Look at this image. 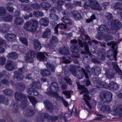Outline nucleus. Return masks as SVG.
Instances as JSON below:
<instances>
[{"mask_svg": "<svg viewBox=\"0 0 122 122\" xmlns=\"http://www.w3.org/2000/svg\"><path fill=\"white\" fill-rule=\"evenodd\" d=\"M56 82H52L51 84V87L47 89V91L46 92V93L48 96L52 95L56 98L58 97L61 99V97L59 96V94L57 92L60 88Z\"/></svg>", "mask_w": 122, "mask_h": 122, "instance_id": "1", "label": "nucleus"}, {"mask_svg": "<svg viewBox=\"0 0 122 122\" xmlns=\"http://www.w3.org/2000/svg\"><path fill=\"white\" fill-rule=\"evenodd\" d=\"M77 84V86L78 87V89L80 90H82L80 93L81 94H82L83 93H85V94L83 96L85 97V101L89 109H88L86 108L85 109L89 112L91 111V110L92 109L90 104L87 101V100H89V97L88 94V91L85 87L84 86L80 85L78 83L76 82Z\"/></svg>", "mask_w": 122, "mask_h": 122, "instance_id": "2", "label": "nucleus"}, {"mask_svg": "<svg viewBox=\"0 0 122 122\" xmlns=\"http://www.w3.org/2000/svg\"><path fill=\"white\" fill-rule=\"evenodd\" d=\"M90 3L86 2L84 4L83 7L85 9H95L99 10H102V8L100 6L98 2L95 0H89Z\"/></svg>", "mask_w": 122, "mask_h": 122, "instance_id": "3", "label": "nucleus"}, {"mask_svg": "<svg viewBox=\"0 0 122 122\" xmlns=\"http://www.w3.org/2000/svg\"><path fill=\"white\" fill-rule=\"evenodd\" d=\"M107 45L108 46H111L112 50H110L107 52V56L110 60H113L115 59L116 60V56L117 55V49L115 48L116 44L114 42H111L107 43Z\"/></svg>", "mask_w": 122, "mask_h": 122, "instance_id": "4", "label": "nucleus"}, {"mask_svg": "<svg viewBox=\"0 0 122 122\" xmlns=\"http://www.w3.org/2000/svg\"><path fill=\"white\" fill-rule=\"evenodd\" d=\"M113 95L110 92L106 91H102L100 94V97L101 101L105 103H109L112 100Z\"/></svg>", "mask_w": 122, "mask_h": 122, "instance_id": "5", "label": "nucleus"}, {"mask_svg": "<svg viewBox=\"0 0 122 122\" xmlns=\"http://www.w3.org/2000/svg\"><path fill=\"white\" fill-rule=\"evenodd\" d=\"M15 97L16 100L20 101H22L20 105V108L21 110L26 106V103L27 101L25 95L22 93L16 92L15 95Z\"/></svg>", "mask_w": 122, "mask_h": 122, "instance_id": "6", "label": "nucleus"}, {"mask_svg": "<svg viewBox=\"0 0 122 122\" xmlns=\"http://www.w3.org/2000/svg\"><path fill=\"white\" fill-rule=\"evenodd\" d=\"M38 25V22L36 20H32L27 21L24 27L26 29L30 31H35Z\"/></svg>", "mask_w": 122, "mask_h": 122, "instance_id": "7", "label": "nucleus"}, {"mask_svg": "<svg viewBox=\"0 0 122 122\" xmlns=\"http://www.w3.org/2000/svg\"><path fill=\"white\" fill-rule=\"evenodd\" d=\"M78 41L76 40H73L71 41V43L73 45L70 47L72 53L74 54H78L80 51L79 46L77 44Z\"/></svg>", "mask_w": 122, "mask_h": 122, "instance_id": "8", "label": "nucleus"}, {"mask_svg": "<svg viewBox=\"0 0 122 122\" xmlns=\"http://www.w3.org/2000/svg\"><path fill=\"white\" fill-rule=\"evenodd\" d=\"M35 56V52L33 50H30L26 53V56L25 58L27 62H31L33 61V58Z\"/></svg>", "mask_w": 122, "mask_h": 122, "instance_id": "9", "label": "nucleus"}, {"mask_svg": "<svg viewBox=\"0 0 122 122\" xmlns=\"http://www.w3.org/2000/svg\"><path fill=\"white\" fill-rule=\"evenodd\" d=\"M57 116H54L50 117L49 115L47 113H42L41 114V119L42 121H44L47 118H50V119L52 121H55L58 119Z\"/></svg>", "mask_w": 122, "mask_h": 122, "instance_id": "10", "label": "nucleus"}, {"mask_svg": "<svg viewBox=\"0 0 122 122\" xmlns=\"http://www.w3.org/2000/svg\"><path fill=\"white\" fill-rule=\"evenodd\" d=\"M122 25L120 22L116 20L112 21L111 24V29L113 32H116L117 30L121 27Z\"/></svg>", "mask_w": 122, "mask_h": 122, "instance_id": "11", "label": "nucleus"}, {"mask_svg": "<svg viewBox=\"0 0 122 122\" xmlns=\"http://www.w3.org/2000/svg\"><path fill=\"white\" fill-rule=\"evenodd\" d=\"M78 44L80 47L82 48L83 46H84V48L85 51L89 55H91L92 54L89 51L88 45L86 42H83L81 40L79 41Z\"/></svg>", "mask_w": 122, "mask_h": 122, "instance_id": "12", "label": "nucleus"}, {"mask_svg": "<svg viewBox=\"0 0 122 122\" xmlns=\"http://www.w3.org/2000/svg\"><path fill=\"white\" fill-rule=\"evenodd\" d=\"M76 74L75 76H77L78 78L80 79L83 78V76L84 75L86 78H88V75L85 71L84 69L83 68L81 69L80 70H79L78 72H76Z\"/></svg>", "mask_w": 122, "mask_h": 122, "instance_id": "13", "label": "nucleus"}, {"mask_svg": "<svg viewBox=\"0 0 122 122\" xmlns=\"http://www.w3.org/2000/svg\"><path fill=\"white\" fill-rule=\"evenodd\" d=\"M101 73V69L99 67H93L91 69L90 74L95 76H98Z\"/></svg>", "mask_w": 122, "mask_h": 122, "instance_id": "14", "label": "nucleus"}, {"mask_svg": "<svg viewBox=\"0 0 122 122\" xmlns=\"http://www.w3.org/2000/svg\"><path fill=\"white\" fill-rule=\"evenodd\" d=\"M112 65L114 69L116 71V73L121 76V77H122V71L118 67L117 64L114 62L112 63Z\"/></svg>", "mask_w": 122, "mask_h": 122, "instance_id": "15", "label": "nucleus"}, {"mask_svg": "<svg viewBox=\"0 0 122 122\" xmlns=\"http://www.w3.org/2000/svg\"><path fill=\"white\" fill-rule=\"evenodd\" d=\"M16 65L13 62L11 61H7L6 64L5 66L7 70L12 71L14 69Z\"/></svg>", "mask_w": 122, "mask_h": 122, "instance_id": "16", "label": "nucleus"}, {"mask_svg": "<svg viewBox=\"0 0 122 122\" xmlns=\"http://www.w3.org/2000/svg\"><path fill=\"white\" fill-rule=\"evenodd\" d=\"M44 103L47 110L50 112L52 111L53 108V106L50 101L46 100L44 102Z\"/></svg>", "mask_w": 122, "mask_h": 122, "instance_id": "17", "label": "nucleus"}, {"mask_svg": "<svg viewBox=\"0 0 122 122\" xmlns=\"http://www.w3.org/2000/svg\"><path fill=\"white\" fill-rule=\"evenodd\" d=\"M45 55L47 56V54L44 52H40L37 53V57L38 60L42 61H45L46 60L47 58L46 57Z\"/></svg>", "mask_w": 122, "mask_h": 122, "instance_id": "18", "label": "nucleus"}, {"mask_svg": "<svg viewBox=\"0 0 122 122\" xmlns=\"http://www.w3.org/2000/svg\"><path fill=\"white\" fill-rule=\"evenodd\" d=\"M35 111L31 107H28L24 113V115L26 116H31L33 115Z\"/></svg>", "mask_w": 122, "mask_h": 122, "instance_id": "19", "label": "nucleus"}, {"mask_svg": "<svg viewBox=\"0 0 122 122\" xmlns=\"http://www.w3.org/2000/svg\"><path fill=\"white\" fill-rule=\"evenodd\" d=\"M4 37L8 41H11L15 39L16 36L15 34L12 33H7L5 34Z\"/></svg>", "mask_w": 122, "mask_h": 122, "instance_id": "20", "label": "nucleus"}, {"mask_svg": "<svg viewBox=\"0 0 122 122\" xmlns=\"http://www.w3.org/2000/svg\"><path fill=\"white\" fill-rule=\"evenodd\" d=\"M79 67V66H76L73 65H71L70 66V71L71 73L74 76L76 74V69Z\"/></svg>", "mask_w": 122, "mask_h": 122, "instance_id": "21", "label": "nucleus"}, {"mask_svg": "<svg viewBox=\"0 0 122 122\" xmlns=\"http://www.w3.org/2000/svg\"><path fill=\"white\" fill-rule=\"evenodd\" d=\"M41 84L39 82H33L32 83L31 87L33 90H38L41 89Z\"/></svg>", "mask_w": 122, "mask_h": 122, "instance_id": "22", "label": "nucleus"}, {"mask_svg": "<svg viewBox=\"0 0 122 122\" xmlns=\"http://www.w3.org/2000/svg\"><path fill=\"white\" fill-rule=\"evenodd\" d=\"M72 13L74 18L76 20H80L82 19V16L77 11H74L72 12Z\"/></svg>", "mask_w": 122, "mask_h": 122, "instance_id": "23", "label": "nucleus"}, {"mask_svg": "<svg viewBox=\"0 0 122 122\" xmlns=\"http://www.w3.org/2000/svg\"><path fill=\"white\" fill-rule=\"evenodd\" d=\"M115 113L116 115L122 117V105L120 104L117 106Z\"/></svg>", "mask_w": 122, "mask_h": 122, "instance_id": "24", "label": "nucleus"}, {"mask_svg": "<svg viewBox=\"0 0 122 122\" xmlns=\"http://www.w3.org/2000/svg\"><path fill=\"white\" fill-rule=\"evenodd\" d=\"M34 43L35 50L37 51L40 50L41 48V46L40 41L38 40L35 39L34 40Z\"/></svg>", "mask_w": 122, "mask_h": 122, "instance_id": "25", "label": "nucleus"}, {"mask_svg": "<svg viewBox=\"0 0 122 122\" xmlns=\"http://www.w3.org/2000/svg\"><path fill=\"white\" fill-rule=\"evenodd\" d=\"M99 30L101 31L107 32L109 33H112V32L111 30L107 28L104 25H102L100 26L99 27Z\"/></svg>", "mask_w": 122, "mask_h": 122, "instance_id": "26", "label": "nucleus"}, {"mask_svg": "<svg viewBox=\"0 0 122 122\" xmlns=\"http://www.w3.org/2000/svg\"><path fill=\"white\" fill-rule=\"evenodd\" d=\"M59 52L61 54L65 55H68L70 54V51L68 48H63L59 50Z\"/></svg>", "mask_w": 122, "mask_h": 122, "instance_id": "27", "label": "nucleus"}, {"mask_svg": "<svg viewBox=\"0 0 122 122\" xmlns=\"http://www.w3.org/2000/svg\"><path fill=\"white\" fill-rule=\"evenodd\" d=\"M7 57L8 59L14 60L17 58L18 55L15 52H11L8 54Z\"/></svg>", "mask_w": 122, "mask_h": 122, "instance_id": "28", "label": "nucleus"}, {"mask_svg": "<svg viewBox=\"0 0 122 122\" xmlns=\"http://www.w3.org/2000/svg\"><path fill=\"white\" fill-rule=\"evenodd\" d=\"M14 76L15 78L18 81L22 80L24 78V76L21 73H20L19 71H15L14 72Z\"/></svg>", "mask_w": 122, "mask_h": 122, "instance_id": "29", "label": "nucleus"}, {"mask_svg": "<svg viewBox=\"0 0 122 122\" xmlns=\"http://www.w3.org/2000/svg\"><path fill=\"white\" fill-rule=\"evenodd\" d=\"M39 22L42 25L46 26L48 25L49 21L47 18H42L41 19Z\"/></svg>", "mask_w": 122, "mask_h": 122, "instance_id": "30", "label": "nucleus"}, {"mask_svg": "<svg viewBox=\"0 0 122 122\" xmlns=\"http://www.w3.org/2000/svg\"><path fill=\"white\" fill-rule=\"evenodd\" d=\"M15 86L17 88H19L21 92L23 91L25 87V85L22 82H17L16 83Z\"/></svg>", "mask_w": 122, "mask_h": 122, "instance_id": "31", "label": "nucleus"}, {"mask_svg": "<svg viewBox=\"0 0 122 122\" xmlns=\"http://www.w3.org/2000/svg\"><path fill=\"white\" fill-rule=\"evenodd\" d=\"M23 21V19L20 17H16L14 20V24L16 25H22Z\"/></svg>", "mask_w": 122, "mask_h": 122, "instance_id": "32", "label": "nucleus"}, {"mask_svg": "<svg viewBox=\"0 0 122 122\" xmlns=\"http://www.w3.org/2000/svg\"><path fill=\"white\" fill-rule=\"evenodd\" d=\"M10 28V26L7 24H3L0 25V31L3 32H5L6 29H9Z\"/></svg>", "mask_w": 122, "mask_h": 122, "instance_id": "33", "label": "nucleus"}, {"mask_svg": "<svg viewBox=\"0 0 122 122\" xmlns=\"http://www.w3.org/2000/svg\"><path fill=\"white\" fill-rule=\"evenodd\" d=\"M46 67L51 72H55V67L53 65L48 62L46 63Z\"/></svg>", "mask_w": 122, "mask_h": 122, "instance_id": "34", "label": "nucleus"}, {"mask_svg": "<svg viewBox=\"0 0 122 122\" xmlns=\"http://www.w3.org/2000/svg\"><path fill=\"white\" fill-rule=\"evenodd\" d=\"M106 77L108 78H112L114 77L115 73L112 72L111 70H107L105 74Z\"/></svg>", "mask_w": 122, "mask_h": 122, "instance_id": "35", "label": "nucleus"}, {"mask_svg": "<svg viewBox=\"0 0 122 122\" xmlns=\"http://www.w3.org/2000/svg\"><path fill=\"white\" fill-rule=\"evenodd\" d=\"M61 20L62 22L70 25H71L72 24V21L65 16L63 17L61 19Z\"/></svg>", "mask_w": 122, "mask_h": 122, "instance_id": "36", "label": "nucleus"}, {"mask_svg": "<svg viewBox=\"0 0 122 122\" xmlns=\"http://www.w3.org/2000/svg\"><path fill=\"white\" fill-rule=\"evenodd\" d=\"M58 42V40L57 37L56 36H52L51 37L50 41V44L54 45Z\"/></svg>", "mask_w": 122, "mask_h": 122, "instance_id": "37", "label": "nucleus"}, {"mask_svg": "<svg viewBox=\"0 0 122 122\" xmlns=\"http://www.w3.org/2000/svg\"><path fill=\"white\" fill-rule=\"evenodd\" d=\"M101 111L102 112H105L107 111H110V106L108 105H103L100 108Z\"/></svg>", "mask_w": 122, "mask_h": 122, "instance_id": "38", "label": "nucleus"}, {"mask_svg": "<svg viewBox=\"0 0 122 122\" xmlns=\"http://www.w3.org/2000/svg\"><path fill=\"white\" fill-rule=\"evenodd\" d=\"M115 9L122 11V3L118 2L116 3L113 6Z\"/></svg>", "mask_w": 122, "mask_h": 122, "instance_id": "39", "label": "nucleus"}, {"mask_svg": "<svg viewBox=\"0 0 122 122\" xmlns=\"http://www.w3.org/2000/svg\"><path fill=\"white\" fill-rule=\"evenodd\" d=\"M51 31L50 30L47 28L46 29L45 31L43 33L42 37L43 38H47L48 36L51 34Z\"/></svg>", "mask_w": 122, "mask_h": 122, "instance_id": "40", "label": "nucleus"}, {"mask_svg": "<svg viewBox=\"0 0 122 122\" xmlns=\"http://www.w3.org/2000/svg\"><path fill=\"white\" fill-rule=\"evenodd\" d=\"M64 1L63 0H58L57 2V8L59 10H60L62 9V5L63 4Z\"/></svg>", "mask_w": 122, "mask_h": 122, "instance_id": "41", "label": "nucleus"}, {"mask_svg": "<svg viewBox=\"0 0 122 122\" xmlns=\"http://www.w3.org/2000/svg\"><path fill=\"white\" fill-rule=\"evenodd\" d=\"M64 27V25L63 23L59 24L57 25L54 28L55 33L58 35V28H59L60 29H62Z\"/></svg>", "mask_w": 122, "mask_h": 122, "instance_id": "42", "label": "nucleus"}, {"mask_svg": "<svg viewBox=\"0 0 122 122\" xmlns=\"http://www.w3.org/2000/svg\"><path fill=\"white\" fill-rule=\"evenodd\" d=\"M4 93L5 94L11 96L13 95V91L10 89H6L3 91Z\"/></svg>", "mask_w": 122, "mask_h": 122, "instance_id": "43", "label": "nucleus"}, {"mask_svg": "<svg viewBox=\"0 0 122 122\" xmlns=\"http://www.w3.org/2000/svg\"><path fill=\"white\" fill-rule=\"evenodd\" d=\"M41 6L46 10H47L48 7L50 6L51 5L49 3L43 2L41 4Z\"/></svg>", "mask_w": 122, "mask_h": 122, "instance_id": "44", "label": "nucleus"}, {"mask_svg": "<svg viewBox=\"0 0 122 122\" xmlns=\"http://www.w3.org/2000/svg\"><path fill=\"white\" fill-rule=\"evenodd\" d=\"M41 75L42 76H48L51 74L50 72L47 69H43L41 72Z\"/></svg>", "mask_w": 122, "mask_h": 122, "instance_id": "45", "label": "nucleus"}, {"mask_svg": "<svg viewBox=\"0 0 122 122\" xmlns=\"http://www.w3.org/2000/svg\"><path fill=\"white\" fill-rule=\"evenodd\" d=\"M49 17L51 19L55 20H57L58 19V16L55 14H50Z\"/></svg>", "mask_w": 122, "mask_h": 122, "instance_id": "46", "label": "nucleus"}, {"mask_svg": "<svg viewBox=\"0 0 122 122\" xmlns=\"http://www.w3.org/2000/svg\"><path fill=\"white\" fill-rule=\"evenodd\" d=\"M33 15L35 17H37L42 16H44V13L40 11H34L33 13Z\"/></svg>", "mask_w": 122, "mask_h": 122, "instance_id": "47", "label": "nucleus"}, {"mask_svg": "<svg viewBox=\"0 0 122 122\" xmlns=\"http://www.w3.org/2000/svg\"><path fill=\"white\" fill-rule=\"evenodd\" d=\"M20 41L25 46L28 45V40L25 38L20 37L19 38Z\"/></svg>", "mask_w": 122, "mask_h": 122, "instance_id": "48", "label": "nucleus"}, {"mask_svg": "<svg viewBox=\"0 0 122 122\" xmlns=\"http://www.w3.org/2000/svg\"><path fill=\"white\" fill-rule=\"evenodd\" d=\"M12 3H9L7 4L6 8L7 10L10 12H12L13 11L14 8L13 7L10 6V5H11Z\"/></svg>", "mask_w": 122, "mask_h": 122, "instance_id": "49", "label": "nucleus"}, {"mask_svg": "<svg viewBox=\"0 0 122 122\" xmlns=\"http://www.w3.org/2000/svg\"><path fill=\"white\" fill-rule=\"evenodd\" d=\"M30 6L35 10L40 9V5L37 3H32L31 4Z\"/></svg>", "mask_w": 122, "mask_h": 122, "instance_id": "50", "label": "nucleus"}, {"mask_svg": "<svg viewBox=\"0 0 122 122\" xmlns=\"http://www.w3.org/2000/svg\"><path fill=\"white\" fill-rule=\"evenodd\" d=\"M21 7L23 10L27 12L30 11L31 10V8L30 7H28L24 5H22Z\"/></svg>", "mask_w": 122, "mask_h": 122, "instance_id": "51", "label": "nucleus"}, {"mask_svg": "<svg viewBox=\"0 0 122 122\" xmlns=\"http://www.w3.org/2000/svg\"><path fill=\"white\" fill-rule=\"evenodd\" d=\"M105 17L108 20L110 21L113 19V17L112 14L109 13L107 12L105 14Z\"/></svg>", "mask_w": 122, "mask_h": 122, "instance_id": "52", "label": "nucleus"}, {"mask_svg": "<svg viewBox=\"0 0 122 122\" xmlns=\"http://www.w3.org/2000/svg\"><path fill=\"white\" fill-rule=\"evenodd\" d=\"M6 11L4 7L3 6L0 7V15H5Z\"/></svg>", "mask_w": 122, "mask_h": 122, "instance_id": "53", "label": "nucleus"}, {"mask_svg": "<svg viewBox=\"0 0 122 122\" xmlns=\"http://www.w3.org/2000/svg\"><path fill=\"white\" fill-rule=\"evenodd\" d=\"M28 97L29 100L33 105H35L37 103V101L35 98L30 97L29 96H28Z\"/></svg>", "mask_w": 122, "mask_h": 122, "instance_id": "54", "label": "nucleus"}, {"mask_svg": "<svg viewBox=\"0 0 122 122\" xmlns=\"http://www.w3.org/2000/svg\"><path fill=\"white\" fill-rule=\"evenodd\" d=\"M62 93L65 95L67 99L70 98L71 96L70 95V91H63L62 92Z\"/></svg>", "mask_w": 122, "mask_h": 122, "instance_id": "55", "label": "nucleus"}, {"mask_svg": "<svg viewBox=\"0 0 122 122\" xmlns=\"http://www.w3.org/2000/svg\"><path fill=\"white\" fill-rule=\"evenodd\" d=\"M100 85L99 86L102 87L107 88L108 87L107 86V84H106L105 82L102 81L99 83Z\"/></svg>", "mask_w": 122, "mask_h": 122, "instance_id": "56", "label": "nucleus"}, {"mask_svg": "<svg viewBox=\"0 0 122 122\" xmlns=\"http://www.w3.org/2000/svg\"><path fill=\"white\" fill-rule=\"evenodd\" d=\"M115 82L114 81H110L109 83L107 84V86L108 87L107 88H108L110 89H112Z\"/></svg>", "mask_w": 122, "mask_h": 122, "instance_id": "57", "label": "nucleus"}, {"mask_svg": "<svg viewBox=\"0 0 122 122\" xmlns=\"http://www.w3.org/2000/svg\"><path fill=\"white\" fill-rule=\"evenodd\" d=\"M94 49H95V51L93 52H92L93 54H95L96 53H98L99 54V55H100V54H102V51H100V50L99 48H97V47H95L94 48Z\"/></svg>", "mask_w": 122, "mask_h": 122, "instance_id": "58", "label": "nucleus"}, {"mask_svg": "<svg viewBox=\"0 0 122 122\" xmlns=\"http://www.w3.org/2000/svg\"><path fill=\"white\" fill-rule=\"evenodd\" d=\"M19 71L22 72H25L27 71L28 70L26 68V67L25 66H24L21 68H18Z\"/></svg>", "mask_w": 122, "mask_h": 122, "instance_id": "59", "label": "nucleus"}, {"mask_svg": "<svg viewBox=\"0 0 122 122\" xmlns=\"http://www.w3.org/2000/svg\"><path fill=\"white\" fill-rule=\"evenodd\" d=\"M6 58L4 56L0 57V64L4 65L5 62Z\"/></svg>", "mask_w": 122, "mask_h": 122, "instance_id": "60", "label": "nucleus"}, {"mask_svg": "<svg viewBox=\"0 0 122 122\" xmlns=\"http://www.w3.org/2000/svg\"><path fill=\"white\" fill-rule=\"evenodd\" d=\"M1 82L2 83L7 85H8L9 84V81L6 78L3 79L1 81Z\"/></svg>", "mask_w": 122, "mask_h": 122, "instance_id": "61", "label": "nucleus"}, {"mask_svg": "<svg viewBox=\"0 0 122 122\" xmlns=\"http://www.w3.org/2000/svg\"><path fill=\"white\" fill-rule=\"evenodd\" d=\"M5 20L6 21H11L12 20V18L11 15H9L5 18Z\"/></svg>", "mask_w": 122, "mask_h": 122, "instance_id": "62", "label": "nucleus"}, {"mask_svg": "<svg viewBox=\"0 0 122 122\" xmlns=\"http://www.w3.org/2000/svg\"><path fill=\"white\" fill-rule=\"evenodd\" d=\"M60 119H63L65 121L67 120V119L66 117H65V114L64 113H62L60 115Z\"/></svg>", "mask_w": 122, "mask_h": 122, "instance_id": "63", "label": "nucleus"}, {"mask_svg": "<svg viewBox=\"0 0 122 122\" xmlns=\"http://www.w3.org/2000/svg\"><path fill=\"white\" fill-rule=\"evenodd\" d=\"M64 79L67 83L69 84L70 85H71L72 84L71 81L70 79L65 77L64 78Z\"/></svg>", "mask_w": 122, "mask_h": 122, "instance_id": "64", "label": "nucleus"}]
</instances>
